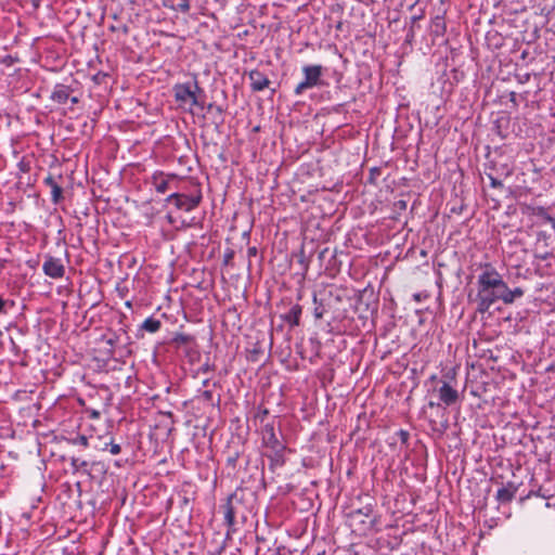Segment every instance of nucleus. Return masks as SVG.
Returning <instances> with one entry per match:
<instances>
[{
	"label": "nucleus",
	"mask_w": 555,
	"mask_h": 555,
	"mask_svg": "<svg viewBox=\"0 0 555 555\" xmlns=\"http://www.w3.org/2000/svg\"><path fill=\"white\" fill-rule=\"evenodd\" d=\"M178 179L176 175H164V172H155L152 176V184L157 193H166L167 191L176 190Z\"/></svg>",
	"instance_id": "7"
},
{
	"label": "nucleus",
	"mask_w": 555,
	"mask_h": 555,
	"mask_svg": "<svg viewBox=\"0 0 555 555\" xmlns=\"http://www.w3.org/2000/svg\"><path fill=\"white\" fill-rule=\"evenodd\" d=\"M70 465L74 469V472H78L81 468H86L88 466V462L85 460H81L79 457H72L70 459Z\"/></svg>",
	"instance_id": "24"
},
{
	"label": "nucleus",
	"mask_w": 555,
	"mask_h": 555,
	"mask_svg": "<svg viewBox=\"0 0 555 555\" xmlns=\"http://www.w3.org/2000/svg\"><path fill=\"white\" fill-rule=\"evenodd\" d=\"M396 435L399 437L401 443H403V444L408 443L409 438H410L409 431H406L404 429H400V430L397 431Z\"/></svg>",
	"instance_id": "31"
},
{
	"label": "nucleus",
	"mask_w": 555,
	"mask_h": 555,
	"mask_svg": "<svg viewBox=\"0 0 555 555\" xmlns=\"http://www.w3.org/2000/svg\"><path fill=\"white\" fill-rule=\"evenodd\" d=\"M214 108H215V104L209 103V104L207 105V109H208V111H211V109H214Z\"/></svg>",
	"instance_id": "44"
},
{
	"label": "nucleus",
	"mask_w": 555,
	"mask_h": 555,
	"mask_svg": "<svg viewBox=\"0 0 555 555\" xmlns=\"http://www.w3.org/2000/svg\"><path fill=\"white\" fill-rule=\"evenodd\" d=\"M160 326L162 322L158 319L150 317L144 320V322L141 325V328L149 333H156L157 331H159Z\"/></svg>",
	"instance_id": "20"
},
{
	"label": "nucleus",
	"mask_w": 555,
	"mask_h": 555,
	"mask_svg": "<svg viewBox=\"0 0 555 555\" xmlns=\"http://www.w3.org/2000/svg\"><path fill=\"white\" fill-rule=\"evenodd\" d=\"M285 450L286 446H279L274 448L268 449V451L264 453V455L270 461V469L274 470L276 467H282L285 464Z\"/></svg>",
	"instance_id": "11"
},
{
	"label": "nucleus",
	"mask_w": 555,
	"mask_h": 555,
	"mask_svg": "<svg viewBox=\"0 0 555 555\" xmlns=\"http://www.w3.org/2000/svg\"><path fill=\"white\" fill-rule=\"evenodd\" d=\"M208 383H209V380H208V379H205V380L203 382V385H204V386H207V385H208Z\"/></svg>",
	"instance_id": "46"
},
{
	"label": "nucleus",
	"mask_w": 555,
	"mask_h": 555,
	"mask_svg": "<svg viewBox=\"0 0 555 555\" xmlns=\"http://www.w3.org/2000/svg\"><path fill=\"white\" fill-rule=\"evenodd\" d=\"M107 448L108 451L114 455L119 454L121 451L120 446L118 443H114L113 441L105 443L103 450H106Z\"/></svg>",
	"instance_id": "28"
},
{
	"label": "nucleus",
	"mask_w": 555,
	"mask_h": 555,
	"mask_svg": "<svg viewBox=\"0 0 555 555\" xmlns=\"http://www.w3.org/2000/svg\"><path fill=\"white\" fill-rule=\"evenodd\" d=\"M7 304H8V301L2 299V297H0V314L7 313V309H5Z\"/></svg>",
	"instance_id": "36"
},
{
	"label": "nucleus",
	"mask_w": 555,
	"mask_h": 555,
	"mask_svg": "<svg viewBox=\"0 0 555 555\" xmlns=\"http://www.w3.org/2000/svg\"><path fill=\"white\" fill-rule=\"evenodd\" d=\"M72 92L73 89L69 86L57 83L54 86V89L51 93V100L57 104H65L68 101Z\"/></svg>",
	"instance_id": "14"
},
{
	"label": "nucleus",
	"mask_w": 555,
	"mask_h": 555,
	"mask_svg": "<svg viewBox=\"0 0 555 555\" xmlns=\"http://www.w3.org/2000/svg\"><path fill=\"white\" fill-rule=\"evenodd\" d=\"M524 294L525 292L521 287H515L514 289H509L507 284L504 283L501 300L505 305H511L515 301V299L522 297Z\"/></svg>",
	"instance_id": "17"
},
{
	"label": "nucleus",
	"mask_w": 555,
	"mask_h": 555,
	"mask_svg": "<svg viewBox=\"0 0 555 555\" xmlns=\"http://www.w3.org/2000/svg\"><path fill=\"white\" fill-rule=\"evenodd\" d=\"M258 254V249L255 246H250L247 249V257L250 259L251 257H256Z\"/></svg>",
	"instance_id": "33"
},
{
	"label": "nucleus",
	"mask_w": 555,
	"mask_h": 555,
	"mask_svg": "<svg viewBox=\"0 0 555 555\" xmlns=\"http://www.w3.org/2000/svg\"><path fill=\"white\" fill-rule=\"evenodd\" d=\"M167 219H168L169 223H173V219H172V217L170 215L167 216Z\"/></svg>",
	"instance_id": "45"
},
{
	"label": "nucleus",
	"mask_w": 555,
	"mask_h": 555,
	"mask_svg": "<svg viewBox=\"0 0 555 555\" xmlns=\"http://www.w3.org/2000/svg\"><path fill=\"white\" fill-rule=\"evenodd\" d=\"M175 5L176 9H173V11H180L182 13H188L191 9L189 0H179V2Z\"/></svg>",
	"instance_id": "26"
},
{
	"label": "nucleus",
	"mask_w": 555,
	"mask_h": 555,
	"mask_svg": "<svg viewBox=\"0 0 555 555\" xmlns=\"http://www.w3.org/2000/svg\"><path fill=\"white\" fill-rule=\"evenodd\" d=\"M509 100L511 102L514 103V105H517V102H516V93L515 92H511L509 93Z\"/></svg>",
	"instance_id": "39"
},
{
	"label": "nucleus",
	"mask_w": 555,
	"mask_h": 555,
	"mask_svg": "<svg viewBox=\"0 0 555 555\" xmlns=\"http://www.w3.org/2000/svg\"><path fill=\"white\" fill-rule=\"evenodd\" d=\"M172 90L176 101L181 107L188 106L189 112L192 113L194 106L201 109L205 108L206 95L196 78L192 81L176 83Z\"/></svg>",
	"instance_id": "3"
},
{
	"label": "nucleus",
	"mask_w": 555,
	"mask_h": 555,
	"mask_svg": "<svg viewBox=\"0 0 555 555\" xmlns=\"http://www.w3.org/2000/svg\"><path fill=\"white\" fill-rule=\"evenodd\" d=\"M43 183L51 189V201L53 204H59L63 199V189L62 186L55 181L52 175H48Z\"/></svg>",
	"instance_id": "15"
},
{
	"label": "nucleus",
	"mask_w": 555,
	"mask_h": 555,
	"mask_svg": "<svg viewBox=\"0 0 555 555\" xmlns=\"http://www.w3.org/2000/svg\"><path fill=\"white\" fill-rule=\"evenodd\" d=\"M275 555H281V554H280V552H276V554H275Z\"/></svg>",
	"instance_id": "49"
},
{
	"label": "nucleus",
	"mask_w": 555,
	"mask_h": 555,
	"mask_svg": "<svg viewBox=\"0 0 555 555\" xmlns=\"http://www.w3.org/2000/svg\"><path fill=\"white\" fill-rule=\"evenodd\" d=\"M519 485L514 481H507L506 483L500 482V487L495 494V500L500 504L509 503L516 495Z\"/></svg>",
	"instance_id": "9"
},
{
	"label": "nucleus",
	"mask_w": 555,
	"mask_h": 555,
	"mask_svg": "<svg viewBox=\"0 0 555 555\" xmlns=\"http://www.w3.org/2000/svg\"><path fill=\"white\" fill-rule=\"evenodd\" d=\"M486 175H487V177L490 180V186L491 188H493V189H501V188H503L502 181L500 179H498L496 177H494L493 173L488 172Z\"/></svg>",
	"instance_id": "27"
},
{
	"label": "nucleus",
	"mask_w": 555,
	"mask_h": 555,
	"mask_svg": "<svg viewBox=\"0 0 555 555\" xmlns=\"http://www.w3.org/2000/svg\"><path fill=\"white\" fill-rule=\"evenodd\" d=\"M377 173H379V169L378 168H372L371 169V176H376Z\"/></svg>",
	"instance_id": "42"
},
{
	"label": "nucleus",
	"mask_w": 555,
	"mask_h": 555,
	"mask_svg": "<svg viewBox=\"0 0 555 555\" xmlns=\"http://www.w3.org/2000/svg\"><path fill=\"white\" fill-rule=\"evenodd\" d=\"M202 201V193L198 189L196 193L186 195L184 193L172 192L167 198L166 203H173V205L184 211H191L195 209Z\"/></svg>",
	"instance_id": "6"
},
{
	"label": "nucleus",
	"mask_w": 555,
	"mask_h": 555,
	"mask_svg": "<svg viewBox=\"0 0 555 555\" xmlns=\"http://www.w3.org/2000/svg\"><path fill=\"white\" fill-rule=\"evenodd\" d=\"M414 298H415L416 300H420V295H418V294L414 295Z\"/></svg>",
	"instance_id": "48"
},
{
	"label": "nucleus",
	"mask_w": 555,
	"mask_h": 555,
	"mask_svg": "<svg viewBox=\"0 0 555 555\" xmlns=\"http://www.w3.org/2000/svg\"><path fill=\"white\" fill-rule=\"evenodd\" d=\"M68 100L70 101L72 104H77L79 102V99L77 96H70L69 95Z\"/></svg>",
	"instance_id": "40"
},
{
	"label": "nucleus",
	"mask_w": 555,
	"mask_h": 555,
	"mask_svg": "<svg viewBox=\"0 0 555 555\" xmlns=\"http://www.w3.org/2000/svg\"><path fill=\"white\" fill-rule=\"evenodd\" d=\"M17 168L20 170V172H28L30 170V164L29 162L25 160V158H22L18 163H17Z\"/></svg>",
	"instance_id": "30"
},
{
	"label": "nucleus",
	"mask_w": 555,
	"mask_h": 555,
	"mask_svg": "<svg viewBox=\"0 0 555 555\" xmlns=\"http://www.w3.org/2000/svg\"><path fill=\"white\" fill-rule=\"evenodd\" d=\"M92 416H93V417H98V416H99V413H98V412H92Z\"/></svg>",
	"instance_id": "47"
},
{
	"label": "nucleus",
	"mask_w": 555,
	"mask_h": 555,
	"mask_svg": "<svg viewBox=\"0 0 555 555\" xmlns=\"http://www.w3.org/2000/svg\"><path fill=\"white\" fill-rule=\"evenodd\" d=\"M248 79L250 81V89L254 92H259L268 88L271 83L270 79L260 70L253 69L248 73Z\"/></svg>",
	"instance_id": "12"
},
{
	"label": "nucleus",
	"mask_w": 555,
	"mask_h": 555,
	"mask_svg": "<svg viewBox=\"0 0 555 555\" xmlns=\"http://www.w3.org/2000/svg\"><path fill=\"white\" fill-rule=\"evenodd\" d=\"M240 455H241V452L238 450L230 452L227 457V465L234 469L236 467V463H237Z\"/></svg>",
	"instance_id": "25"
},
{
	"label": "nucleus",
	"mask_w": 555,
	"mask_h": 555,
	"mask_svg": "<svg viewBox=\"0 0 555 555\" xmlns=\"http://www.w3.org/2000/svg\"><path fill=\"white\" fill-rule=\"evenodd\" d=\"M15 62V59L11 55H7L3 57L2 63L10 66Z\"/></svg>",
	"instance_id": "35"
},
{
	"label": "nucleus",
	"mask_w": 555,
	"mask_h": 555,
	"mask_svg": "<svg viewBox=\"0 0 555 555\" xmlns=\"http://www.w3.org/2000/svg\"><path fill=\"white\" fill-rule=\"evenodd\" d=\"M438 397L443 404L449 406L459 400V391L444 382L438 389Z\"/></svg>",
	"instance_id": "13"
},
{
	"label": "nucleus",
	"mask_w": 555,
	"mask_h": 555,
	"mask_svg": "<svg viewBox=\"0 0 555 555\" xmlns=\"http://www.w3.org/2000/svg\"><path fill=\"white\" fill-rule=\"evenodd\" d=\"M196 398L211 406H217L220 404V396H217V399L215 400L214 392L209 389L203 391L199 390Z\"/></svg>",
	"instance_id": "19"
},
{
	"label": "nucleus",
	"mask_w": 555,
	"mask_h": 555,
	"mask_svg": "<svg viewBox=\"0 0 555 555\" xmlns=\"http://www.w3.org/2000/svg\"><path fill=\"white\" fill-rule=\"evenodd\" d=\"M163 5H164L165 8L170 9V10L176 9V5H175V3H173V1H172V0H163Z\"/></svg>",
	"instance_id": "37"
},
{
	"label": "nucleus",
	"mask_w": 555,
	"mask_h": 555,
	"mask_svg": "<svg viewBox=\"0 0 555 555\" xmlns=\"http://www.w3.org/2000/svg\"><path fill=\"white\" fill-rule=\"evenodd\" d=\"M302 313V307L298 304L294 305L289 311L281 315V319L286 322L291 327L298 326L300 324V317Z\"/></svg>",
	"instance_id": "16"
},
{
	"label": "nucleus",
	"mask_w": 555,
	"mask_h": 555,
	"mask_svg": "<svg viewBox=\"0 0 555 555\" xmlns=\"http://www.w3.org/2000/svg\"><path fill=\"white\" fill-rule=\"evenodd\" d=\"M31 1V4L34 7L35 10L39 9L40 5H41V0H30Z\"/></svg>",
	"instance_id": "38"
},
{
	"label": "nucleus",
	"mask_w": 555,
	"mask_h": 555,
	"mask_svg": "<svg viewBox=\"0 0 555 555\" xmlns=\"http://www.w3.org/2000/svg\"><path fill=\"white\" fill-rule=\"evenodd\" d=\"M234 257V250L227 249L223 255V264L229 266Z\"/></svg>",
	"instance_id": "32"
},
{
	"label": "nucleus",
	"mask_w": 555,
	"mask_h": 555,
	"mask_svg": "<svg viewBox=\"0 0 555 555\" xmlns=\"http://www.w3.org/2000/svg\"><path fill=\"white\" fill-rule=\"evenodd\" d=\"M435 27H436V33H438V28L441 27V28H444V23H443V20L439 16H437L435 18Z\"/></svg>",
	"instance_id": "34"
},
{
	"label": "nucleus",
	"mask_w": 555,
	"mask_h": 555,
	"mask_svg": "<svg viewBox=\"0 0 555 555\" xmlns=\"http://www.w3.org/2000/svg\"><path fill=\"white\" fill-rule=\"evenodd\" d=\"M214 109H215V112H217L219 115H222V113H223V108H222L221 106H219V105H215V108H214Z\"/></svg>",
	"instance_id": "41"
},
{
	"label": "nucleus",
	"mask_w": 555,
	"mask_h": 555,
	"mask_svg": "<svg viewBox=\"0 0 555 555\" xmlns=\"http://www.w3.org/2000/svg\"><path fill=\"white\" fill-rule=\"evenodd\" d=\"M351 519H358L360 522L365 524V518H369L370 525L373 524V508L372 506L367 505L363 508L356 509L351 512L350 514Z\"/></svg>",
	"instance_id": "18"
},
{
	"label": "nucleus",
	"mask_w": 555,
	"mask_h": 555,
	"mask_svg": "<svg viewBox=\"0 0 555 555\" xmlns=\"http://www.w3.org/2000/svg\"><path fill=\"white\" fill-rule=\"evenodd\" d=\"M504 283L502 275L491 263L483 264L482 272L478 275L475 297L476 310L479 313H486L492 305L501 300Z\"/></svg>",
	"instance_id": "1"
},
{
	"label": "nucleus",
	"mask_w": 555,
	"mask_h": 555,
	"mask_svg": "<svg viewBox=\"0 0 555 555\" xmlns=\"http://www.w3.org/2000/svg\"><path fill=\"white\" fill-rule=\"evenodd\" d=\"M520 211L531 221L532 227H548L555 233V217L551 215L550 208L543 206H534L530 204H520Z\"/></svg>",
	"instance_id": "4"
},
{
	"label": "nucleus",
	"mask_w": 555,
	"mask_h": 555,
	"mask_svg": "<svg viewBox=\"0 0 555 555\" xmlns=\"http://www.w3.org/2000/svg\"><path fill=\"white\" fill-rule=\"evenodd\" d=\"M261 439H262V444L263 447H266L267 449H270V448H276L279 446H283L284 443L279 439L276 433H275V428H274V424L273 423H267L262 429H261Z\"/></svg>",
	"instance_id": "10"
},
{
	"label": "nucleus",
	"mask_w": 555,
	"mask_h": 555,
	"mask_svg": "<svg viewBox=\"0 0 555 555\" xmlns=\"http://www.w3.org/2000/svg\"><path fill=\"white\" fill-rule=\"evenodd\" d=\"M398 205H399L400 208H405L406 203L404 201H399Z\"/></svg>",
	"instance_id": "43"
},
{
	"label": "nucleus",
	"mask_w": 555,
	"mask_h": 555,
	"mask_svg": "<svg viewBox=\"0 0 555 555\" xmlns=\"http://www.w3.org/2000/svg\"><path fill=\"white\" fill-rule=\"evenodd\" d=\"M69 442L74 446H81L83 448L89 446V439L85 435H77L76 437L69 439Z\"/></svg>",
	"instance_id": "23"
},
{
	"label": "nucleus",
	"mask_w": 555,
	"mask_h": 555,
	"mask_svg": "<svg viewBox=\"0 0 555 555\" xmlns=\"http://www.w3.org/2000/svg\"><path fill=\"white\" fill-rule=\"evenodd\" d=\"M312 301L313 304L315 305L314 309H313V317L317 319V320H320L323 318L324 313H325V308L323 306L322 302H319L318 301V297H317V294L314 293L313 296H312Z\"/></svg>",
	"instance_id": "21"
},
{
	"label": "nucleus",
	"mask_w": 555,
	"mask_h": 555,
	"mask_svg": "<svg viewBox=\"0 0 555 555\" xmlns=\"http://www.w3.org/2000/svg\"><path fill=\"white\" fill-rule=\"evenodd\" d=\"M301 70L304 74V80L296 86L294 90L295 95H301L308 89L325 85L322 80L324 72L322 65H305Z\"/></svg>",
	"instance_id": "5"
},
{
	"label": "nucleus",
	"mask_w": 555,
	"mask_h": 555,
	"mask_svg": "<svg viewBox=\"0 0 555 555\" xmlns=\"http://www.w3.org/2000/svg\"><path fill=\"white\" fill-rule=\"evenodd\" d=\"M249 499L250 495L244 489L238 488L220 506L228 527L227 535L235 532L238 525H244L247 521L251 513Z\"/></svg>",
	"instance_id": "2"
},
{
	"label": "nucleus",
	"mask_w": 555,
	"mask_h": 555,
	"mask_svg": "<svg viewBox=\"0 0 555 555\" xmlns=\"http://www.w3.org/2000/svg\"><path fill=\"white\" fill-rule=\"evenodd\" d=\"M42 271L47 276L56 280L64 276L65 267L60 258L47 255L42 264Z\"/></svg>",
	"instance_id": "8"
},
{
	"label": "nucleus",
	"mask_w": 555,
	"mask_h": 555,
	"mask_svg": "<svg viewBox=\"0 0 555 555\" xmlns=\"http://www.w3.org/2000/svg\"><path fill=\"white\" fill-rule=\"evenodd\" d=\"M103 339L111 348H114L117 346L119 337L116 334H113L111 336H104Z\"/></svg>",
	"instance_id": "29"
},
{
	"label": "nucleus",
	"mask_w": 555,
	"mask_h": 555,
	"mask_svg": "<svg viewBox=\"0 0 555 555\" xmlns=\"http://www.w3.org/2000/svg\"><path fill=\"white\" fill-rule=\"evenodd\" d=\"M192 341H193V337L191 335L184 334V333H178L173 337V343H176L178 346L189 345Z\"/></svg>",
	"instance_id": "22"
}]
</instances>
